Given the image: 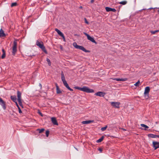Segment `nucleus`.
Returning <instances> with one entry per match:
<instances>
[{
  "instance_id": "nucleus-6",
  "label": "nucleus",
  "mask_w": 159,
  "mask_h": 159,
  "mask_svg": "<svg viewBox=\"0 0 159 159\" xmlns=\"http://www.w3.org/2000/svg\"><path fill=\"white\" fill-rule=\"evenodd\" d=\"M0 105L2 107L3 110L6 109V102L0 97Z\"/></svg>"
},
{
  "instance_id": "nucleus-4",
  "label": "nucleus",
  "mask_w": 159,
  "mask_h": 159,
  "mask_svg": "<svg viewBox=\"0 0 159 159\" xmlns=\"http://www.w3.org/2000/svg\"><path fill=\"white\" fill-rule=\"evenodd\" d=\"M17 43L16 40H15L13 42V45L12 47V54L14 55L17 52Z\"/></svg>"
},
{
  "instance_id": "nucleus-1",
  "label": "nucleus",
  "mask_w": 159,
  "mask_h": 159,
  "mask_svg": "<svg viewBox=\"0 0 159 159\" xmlns=\"http://www.w3.org/2000/svg\"><path fill=\"white\" fill-rule=\"evenodd\" d=\"M75 88L87 93H93L94 92V91L93 89H90L88 87L86 86H84L82 88H81L77 86L75 87Z\"/></svg>"
},
{
  "instance_id": "nucleus-15",
  "label": "nucleus",
  "mask_w": 159,
  "mask_h": 159,
  "mask_svg": "<svg viewBox=\"0 0 159 159\" xmlns=\"http://www.w3.org/2000/svg\"><path fill=\"white\" fill-rule=\"evenodd\" d=\"M51 120L53 124L56 125H58V123L55 117H52L51 118Z\"/></svg>"
},
{
  "instance_id": "nucleus-39",
  "label": "nucleus",
  "mask_w": 159,
  "mask_h": 159,
  "mask_svg": "<svg viewBox=\"0 0 159 159\" xmlns=\"http://www.w3.org/2000/svg\"><path fill=\"white\" fill-rule=\"evenodd\" d=\"M15 103H16V106L18 108V107H19V105H18V103H17V102H15Z\"/></svg>"
},
{
  "instance_id": "nucleus-47",
  "label": "nucleus",
  "mask_w": 159,
  "mask_h": 159,
  "mask_svg": "<svg viewBox=\"0 0 159 159\" xmlns=\"http://www.w3.org/2000/svg\"><path fill=\"white\" fill-rule=\"evenodd\" d=\"M55 30H58L57 28H56V29H55Z\"/></svg>"
},
{
  "instance_id": "nucleus-27",
  "label": "nucleus",
  "mask_w": 159,
  "mask_h": 159,
  "mask_svg": "<svg viewBox=\"0 0 159 159\" xmlns=\"http://www.w3.org/2000/svg\"><path fill=\"white\" fill-rule=\"evenodd\" d=\"M46 61L48 63V65L50 66L51 65V62L49 59L48 58H47Z\"/></svg>"
},
{
  "instance_id": "nucleus-14",
  "label": "nucleus",
  "mask_w": 159,
  "mask_h": 159,
  "mask_svg": "<svg viewBox=\"0 0 159 159\" xmlns=\"http://www.w3.org/2000/svg\"><path fill=\"white\" fill-rule=\"evenodd\" d=\"M114 80H116L117 81H125L127 80V78H115L114 79Z\"/></svg>"
},
{
  "instance_id": "nucleus-48",
  "label": "nucleus",
  "mask_w": 159,
  "mask_h": 159,
  "mask_svg": "<svg viewBox=\"0 0 159 159\" xmlns=\"http://www.w3.org/2000/svg\"><path fill=\"white\" fill-rule=\"evenodd\" d=\"M158 12L159 13V10H158Z\"/></svg>"
},
{
  "instance_id": "nucleus-16",
  "label": "nucleus",
  "mask_w": 159,
  "mask_h": 159,
  "mask_svg": "<svg viewBox=\"0 0 159 159\" xmlns=\"http://www.w3.org/2000/svg\"><path fill=\"white\" fill-rule=\"evenodd\" d=\"M64 85L66 88H67L68 89H69V90H70V91H73V89L71 88H70L68 84H67V83L66 82H65L64 83H63Z\"/></svg>"
},
{
  "instance_id": "nucleus-21",
  "label": "nucleus",
  "mask_w": 159,
  "mask_h": 159,
  "mask_svg": "<svg viewBox=\"0 0 159 159\" xmlns=\"http://www.w3.org/2000/svg\"><path fill=\"white\" fill-rule=\"evenodd\" d=\"M6 36V34L3 30H0V37H4Z\"/></svg>"
},
{
  "instance_id": "nucleus-24",
  "label": "nucleus",
  "mask_w": 159,
  "mask_h": 159,
  "mask_svg": "<svg viewBox=\"0 0 159 159\" xmlns=\"http://www.w3.org/2000/svg\"><path fill=\"white\" fill-rule=\"evenodd\" d=\"M44 130V129L43 128L41 129H37V130L39 131V133H42Z\"/></svg>"
},
{
  "instance_id": "nucleus-30",
  "label": "nucleus",
  "mask_w": 159,
  "mask_h": 159,
  "mask_svg": "<svg viewBox=\"0 0 159 159\" xmlns=\"http://www.w3.org/2000/svg\"><path fill=\"white\" fill-rule=\"evenodd\" d=\"M141 126L143 127H145V128L148 129L149 128V127L148 126H147L146 125H145V124H141Z\"/></svg>"
},
{
  "instance_id": "nucleus-9",
  "label": "nucleus",
  "mask_w": 159,
  "mask_h": 159,
  "mask_svg": "<svg viewBox=\"0 0 159 159\" xmlns=\"http://www.w3.org/2000/svg\"><path fill=\"white\" fill-rule=\"evenodd\" d=\"M152 144L155 150L159 148V142L153 141Z\"/></svg>"
},
{
  "instance_id": "nucleus-38",
  "label": "nucleus",
  "mask_w": 159,
  "mask_h": 159,
  "mask_svg": "<svg viewBox=\"0 0 159 159\" xmlns=\"http://www.w3.org/2000/svg\"><path fill=\"white\" fill-rule=\"evenodd\" d=\"M98 150L100 152H102V149L101 148H100L98 149Z\"/></svg>"
},
{
  "instance_id": "nucleus-7",
  "label": "nucleus",
  "mask_w": 159,
  "mask_h": 159,
  "mask_svg": "<svg viewBox=\"0 0 159 159\" xmlns=\"http://www.w3.org/2000/svg\"><path fill=\"white\" fill-rule=\"evenodd\" d=\"M84 34L87 37L88 40L95 44L97 43L93 38L91 37L89 34L86 33L84 32Z\"/></svg>"
},
{
  "instance_id": "nucleus-33",
  "label": "nucleus",
  "mask_w": 159,
  "mask_h": 159,
  "mask_svg": "<svg viewBox=\"0 0 159 159\" xmlns=\"http://www.w3.org/2000/svg\"><path fill=\"white\" fill-rule=\"evenodd\" d=\"M49 130H47L46 131V136L47 137H48V136L49 135Z\"/></svg>"
},
{
  "instance_id": "nucleus-42",
  "label": "nucleus",
  "mask_w": 159,
  "mask_h": 159,
  "mask_svg": "<svg viewBox=\"0 0 159 159\" xmlns=\"http://www.w3.org/2000/svg\"><path fill=\"white\" fill-rule=\"evenodd\" d=\"M39 86L41 88H42V85H41V84L40 83L39 84Z\"/></svg>"
},
{
  "instance_id": "nucleus-40",
  "label": "nucleus",
  "mask_w": 159,
  "mask_h": 159,
  "mask_svg": "<svg viewBox=\"0 0 159 159\" xmlns=\"http://www.w3.org/2000/svg\"><path fill=\"white\" fill-rule=\"evenodd\" d=\"M2 51L3 53H5V51L4 49H2Z\"/></svg>"
},
{
  "instance_id": "nucleus-37",
  "label": "nucleus",
  "mask_w": 159,
  "mask_h": 159,
  "mask_svg": "<svg viewBox=\"0 0 159 159\" xmlns=\"http://www.w3.org/2000/svg\"><path fill=\"white\" fill-rule=\"evenodd\" d=\"M159 9V8H157V7L150 8H149L148 9Z\"/></svg>"
},
{
  "instance_id": "nucleus-5",
  "label": "nucleus",
  "mask_w": 159,
  "mask_h": 159,
  "mask_svg": "<svg viewBox=\"0 0 159 159\" xmlns=\"http://www.w3.org/2000/svg\"><path fill=\"white\" fill-rule=\"evenodd\" d=\"M150 90V87H146L145 89L144 95L146 99H148L149 97V92Z\"/></svg>"
},
{
  "instance_id": "nucleus-41",
  "label": "nucleus",
  "mask_w": 159,
  "mask_h": 159,
  "mask_svg": "<svg viewBox=\"0 0 159 159\" xmlns=\"http://www.w3.org/2000/svg\"><path fill=\"white\" fill-rule=\"evenodd\" d=\"M94 2V0H91L90 2L91 3H93Z\"/></svg>"
},
{
  "instance_id": "nucleus-10",
  "label": "nucleus",
  "mask_w": 159,
  "mask_h": 159,
  "mask_svg": "<svg viewBox=\"0 0 159 159\" xmlns=\"http://www.w3.org/2000/svg\"><path fill=\"white\" fill-rule=\"evenodd\" d=\"M105 95V93L102 92H98L95 94V95L100 97H103Z\"/></svg>"
},
{
  "instance_id": "nucleus-8",
  "label": "nucleus",
  "mask_w": 159,
  "mask_h": 159,
  "mask_svg": "<svg viewBox=\"0 0 159 159\" xmlns=\"http://www.w3.org/2000/svg\"><path fill=\"white\" fill-rule=\"evenodd\" d=\"M111 105L113 107L116 108H118L120 107V103L118 102H111Z\"/></svg>"
},
{
  "instance_id": "nucleus-23",
  "label": "nucleus",
  "mask_w": 159,
  "mask_h": 159,
  "mask_svg": "<svg viewBox=\"0 0 159 159\" xmlns=\"http://www.w3.org/2000/svg\"><path fill=\"white\" fill-rule=\"evenodd\" d=\"M104 138V136H102L99 139H98L97 141V143H100L101 142L103 139Z\"/></svg>"
},
{
  "instance_id": "nucleus-3",
  "label": "nucleus",
  "mask_w": 159,
  "mask_h": 159,
  "mask_svg": "<svg viewBox=\"0 0 159 159\" xmlns=\"http://www.w3.org/2000/svg\"><path fill=\"white\" fill-rule=\"evenodd\" d=\"M36 45L41 48L43 51L46 54L48 53L47 52L45 49V48L42 42H40L38 41H37L36 42Z\"/></svg>"
},
{
  "instance_id": "nucleus-43",
  "label": "nucleus",
  "mask_w": 159,
  "mask_h": 159,
  "mask_svg": "<svg viewBox=\"0 0 159 159\" xmlns=\"http://www.w3.org/2000/svg\"><path fill=\"white\" fill-rule=\"evenodd\" d=\"M156 138H159V135H156Z\"/></svg>"
},
{
  "instance_id": "nucleus-26",
  "label": "nucleus",
  "mask_w": 159,
  "mask_h": 159,
  "mask_svg": "<svg viewBox=\"0 0 159 159\" xmlns=\"http://www.w3.org/2000/svg\"><path fill=\"white\" fill-rule=\"evenodd\" d=\"M18 5L17 3L16 2H13L11 3V7H13L16 6Z\"/></svg>"
},
{
  "instance_id": "nucleus-22",
  "label": "nucleus",
  "mask_w": 159,
  "mask_h": 159,
  "mask_svg": "<svg viewBox=\"0 0 159 159\" xmlns=\"http://www.w3.org/2000/svg\"><path fill=\"white\" fill-rule=\"evenodd\" d=\"M156 135H155L153 134H148V136L149 137L152 138H156Z\"/></svg>"
},
{
  "instance_id": "nucleus-31",
  "label": "nucleus",
  "mask_w": 159,
  "mask_h": 159,
  "mask_svg": "<svg viewBox=\"0 0 159 159\" xmlns=\"http://www.w3.org/2000/svg\"><path fill=\"white\" fill-rule=\"evenodd\" d=\"M107 126H105L104 127H102L101 128V130L102 131H104V130H105L107 128Z\"/></svg>"
},
{
  "instance_id": "nucleus-35",
  "label": "nucleus",
  "mask_w": 159,
  "mask_h": 159,
  "mask_svg": "<svg viewBox=\"0 0 159 159\" xmlns=\"http://www.w3.org/2000/svg\"><path fill=\"white\" fill-rule=\"evenodd\" d=\"M84 21L85 23L87 24H89V22L87 20L86 18H84Z\"/></svg>"
},
{
  "instance_id": "nucleus-19",
  "label": "nucleus",
  "mask_w": 159,
  "mask_h": 159,
  "mask_svg": "<svg viewBox=\"0 0 159 159\" xmlns=\"http://www.w3.org/2000/svg\"><path fill=\"white\" fill-rule=\"evenodd\" d=\"M21 92L19 91L17 92V97L18 98V100L21 99Z\"/></svg>"
},
{
  "instance_id": "nucleus-25",
  "label": "nucleus",
  "mask_w": 159,
  "mask_h": 159,
  "mask_svg": "<svg viewBox=\"0 0 159 159\" xmlns=\"http://www.w3.org/2000/svg\"><path fill=\"white\" fill-rule=\"evenodd\" d=\"M127 3V2L126 1H122V2H119V3L120 4L125 5Z\"/></svg>"
},
{
  "instance_id": "nucleus-20",
  "label": "nucleus",
  "mask_w": 159,
  "mask_h": 159,
  "mask_svg": "<svg viewBox=\"0 0 159 159\" xmlns=\"http://www.w3.org/2000/svg\"><path fill=\"white\" fill-rule=\"evenodd\" d=\"M11 100L14 102H16V98L15 96H11L10 97Z\"/></svg>"
},
{
  "instance_id": "nucleus-36",
  "label": "nucleus",
  "mask_w": 159,
  "mask_h": 159,
  "mask_svg": "<svg viewBox=\"0 0 159 159\" xmlns=\"http://www.w3.org/2000/svg\"><path fill=\"white\" fill-rule=\"evenodd\" d=\"M18 110H19V112L20 113H22L20 107L18 108Z\"/></svg>"
},
{
  "instance_id": "nucleus-18",
  "label": "nucleus",
  "mask_w": 159,
  "mask_h": 159,
  "mask_svg": "<svg viewBox=\"0 0 159 159\" xmlns=\"http://www.w3.org/2000/svg\"><path fill=\"white\" fill-rule=\"evenodd\" d=\"M61 79L63 83L66 82L65 79V77L62 72L61 74Z\"/></svg>"
},
{
  "instance_id": "nucleus-44",
  "label": "nucleus",
  "mask_w": 159,
  "mask_h": 159,
  "mask_svg": "<svg viewBox=\"0 0 159 159\" xmlns=\"http://www.w3.org/2000/svg\"><path fill=\"white\" fill-rule=\"evenodd\" d=\"M60 48L61 49H62V46L61 45L60 46Z\"/></svg>"
},
{
  "instance_id": "nucleus-32",
  "label": "nucleus",
  "mask_w": 159,
  "mask_h": 159,
  "mask_svg": "<svg viewBox=\"0 0 159 159\" xmlns=\"http://www.w3.org/2000/svg\"><path fill=\"white\" fill-rule=\"evenodd\" d=\"M19 102V104L20 106H22V104L21 101V99L18 100Z\"/></svg>"
},
{
  "instance_id": "nucleus-13",
  "label": "nucleus",
  "mask_w": 159,
  "mask_h": 159,
  "mask_svg": "<svg viewBox=\"0 0 159 159\" xmlns=\"http://www.w3.org/2000/svg\"><path fill=\"white\" fill-rule=\"evenodd\" d=\"M94 122L93 120H88L83 121L82 122V123L84 124H87L93 123Z\"/></svg>"
},
{
  "instance_id": "nucleus-45",
  "label": "nucleus",
  "mask_w": 159,
  "mask_h": 159,
  "mask_svg": "<svg viewBox=\"0 0 159 159\" xmlns=\"http://www.w3.org/2000/svg\"><path fill=\"white\" fill-rule=\"evenodd\" d=\"M39 114L41 115V116H43V115H42V113H41V112H40V113H39Z\"/></svg>"
},
{
  "instance_id": "nucleus-29",
  "label": "nucleus",
  "mask_w": 159,
  "mask_h": 159,
  "mask_svg": "<svg viewBox=\"0 0 159 159\" xmlns=\"http://www.w3.org/2000/svg\"><path fill=\"white\" fill-rule=\"evenodd\" d=\"M159 31V30H154V31L151 30L150 31V32H151V33L152 34H154L155 33H156L157 32H158Z\"/></svg>"
},
{
  "instance_id": "nucleus-12",
  "label": "nucleus",
  "mask_w": 159,
  "mask_h": 159,
  "mask_svg": "<svg viewBox=\"0 0 159 159\" xmlns=\"http://www.w3.org/2000/svg\"><path fill=\"white\" fill-rule=\"evenodd\" d=\"M105 9L107 12L112 11L114 12H115L116 11V10L115 8H112L108 7H105Z\"/></svg>"
},
{
  "instance_id": "nucleus-28",
  "label": "nucleus",
  "mask_w": 159,
  "mask_h": 159,
  "mask_svg": "<svg viewBox=\"0 0 159 159\" xmlns=\"http://www.w3.org/2000/svg\"><path fill=\"white\" fill-rule=\"evenodd\" d=\"M140 82L139 80H138L136 83L134 84V85L136 86H139Z\"/></svg>"
},
{
  "instance_id": "nucleus-11",
  "label": "nucleus",
  "mask_w": 159,
  "mask_h": 159,
  "mask_svg": "<svg viewBox=\"0 0 159 159\" xmlns=\"http://www.w3.org/2000/svg\"><path fill=\"white\" fill-rule=\"evenodd\" d=\"M56 31L57 33L61 37H62L63 39V41L64 42H66V39L65 38V37L61 31L60 30H56Z\"/></svg>"
},
{
  "instance_id": "nucleus-49",
  "label": "nucleus",
  "mask_w": 159,
  "mask_h": 159,
  "mask_svg": "<svg viewBox=\"0 0 159 159\" xmlns=\"http://www.w3.org/2000/svg\"><path fill=\"white\" fill-rule=\"evenodd\" d=\"M0 30H2V28H1V29H0Z\"/></svg>"
},
{
  "instance_id": "nucleus-34",
  "label": "nucleus",
  "mask_w": 159,
  "mask_h": 159,
  "mask_svg": "<svg viewBox=\"0 0 159 159\" xmlns=\"http://www.w3.org/2000/svg\"><path fill=\"white\" fill-rule=\"evenodd\" d=\"M6 56V53H3L1 56L2 59H4Z\"/></svg>"
},
{
  "instance_id": "nucleus-17",
  "label": "nucleus",
  "mask_w": 159,
  "mask_h": 159,
  "mask_svg": "<svg viewBox=\"0 0 159 159\" xmlns=\"http://www.w3.org/2000/svg\"><path fill=\"white\" fill-rule=\"evenodd\" d=\"M56 90H57V94H59L61 93V91L60 90V89L58 86L57 85V84H56Z\"/></svg>"
},
{
  "instance_id": "nucleus-2",
  "label": "nucleus",
  "mask_w": 159,
  "mask_h": 159,
  "mask_svg": "<svg viewBox=\"0 0 159 159\" xmlns=\"http://www.w3.org/2000/svg\"><path fill=\"white\" fill-rule=\"evenodd\" d=\"M73 46L76 49L81 50L85 52H90V51L86 50L85 49V48L83 46L78 45L76 42H74L73 43Z\"/></svg>"
},
{
  "instance_id": "nucleus-46",
  "label": "nucleus",
  "mask_w": 159,
  "mask_h": 159,
  "mask_svg": "<svg viewBox=\"0 0 159 159\" xmlns=\"http://www.w3.org/2000/svg\"><path fill=\"white\" fill-rule=\"evenodd\" d=\"M79 8H80L82 9L83 7L82 6H80Z\"/></svg>"
}]
</instances>
